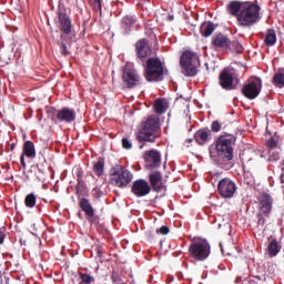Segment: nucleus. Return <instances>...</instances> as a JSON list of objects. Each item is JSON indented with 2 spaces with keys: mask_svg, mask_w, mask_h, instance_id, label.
Returning a JSON list of instances; mask_svg holds the SVG:
<instances>
[{
  "mask_svg": "<svg viewBox=\"0 0 284 284\" xmlns=\"http://www.w3.org/2000/svg\"><path fill=\"white\" fill-rule=\"evenodd\" d=\"M6 241V233L3 230L0 229V245H3V242Z\"/></svg>",
  "mask_w": 284,
  "mask_h": 284,
  "instance_id": "44",
  "label": "nucleus"
},
{
  "mask_svg": "<svg viewBox=\"0 0 284 284\" xmlns=\"http://www.w3.org/2000/svg\"><path fill=\"white\" fill-rule=\"evenodd\" d=\"M211 135H212V131H210V129H207V128L200 129L194 134V140L197 145H205V143H207V141H210Z\"/></svg>",
  "mask_w": 284,
  "mask_h": 284,
  "instance_id": "21",
  "label": "nucleus"
},
{
  "mask_svg": "<svg viewBox=\"0 0 284 284\" xmlns=\"http://www.w3.org/2000/svg\"><path fill=\"white\" fill-rule=\"evenodd\" d=\"M263 90V81L258 77H251L247 79L246 83L242 88V94L245 99L254 101L261 94Z\"/></svg>",
  "mask_w": 284,
  "mask_h": 284,
  "instance_id": "8",
  "label": "nucleus"
},
{
  "mask_svg": "<svg viewBox=\"0 0 284 284\" xmlns=\"http://www.w3.org/2000/svg\"><path fill=\"white\" fill-rule=\"evenodd\" d=\"M93 10L101 12V0H93Z\"/></svg>",
  "mask_w": 284,
  "mask_h": 284,
  "instance_id": "43",
  "label": "nucleus"
},
{
  "mask_svg": "<svg viewBox=\"0 0 284 284\" xmlns=\"http://www.w3.org/2000/svg\"><path fill=\"white\" fill-rule=\"evenodd\" d=\"M281 143H283V139L278 133H275L266 141V148H268V150H278V148H281Z\"/></svg>",
  "mask_w": 284,
  "mask_h": 284,
  "instance_id": "23",
  "label": "nucleus"
},
{
  "mask_svg": "<svg viewBox=\"0 0 284 284\" xmlns=\"http://www.w3.org/2000/svg\"><path fill=\"white\" fill-rule=\"evenodd\" d=\"M217 192L222 199H232L236 194V183L230 178H223L217 184Z\"/></svg>",
  "mask_w": 284,
  "mask_h": 284,
  "instance_id": "12",
  "label": "nucleus"
},
{
  "mask_svg": "<svg viewBox=\"0 0 284 284\" xmlns=\"http://www.w3.org/2000/svg\"><path fill=\"white\" fill-rule=\"evenodd\" d=\"M234 143H236V136L233 134L226 133L217 138L215 150L219 161L230 163L234 159Z\"/></svg>",
  "mask_w": 284,
  "mask_h": 284,
  "instance_id": "3",
  "label": "nucleus"
},
{
  "mask_svg": "<svg viewBox=\"0 0 284 284\" xmlns=\"http://www.w3.org/2000/svg\"><path fill=\"white\" fill-rule=\"evenodd\" d=\"M26 207H34L37 205V195L34 193H29L24 199Z\"/></svg>",
  "mask_w": 284,
  "mask_h": 284,
  "instance_id": "30",
  "label": "nucleus"
},
{
  "mask_svg": "<svg viewBox=\"0 0 284 284\" xmlns=\"http://www.w3.org/2000/svg\"><path fill=\"white\" fill-rule=\"evenodd\" d=\"M214 30H216V27L212 22H204L200 27V32L202 37H212L214 33Z\"/></svg>",
  "mask_w": 284,
  "mask_h": 284,
  "instance_id": "24",
  "label": "nucleus"
},
{
  "mask_svg": "<svg viewBox=\"0 0 284 284\" xmlns=\"http://www.w3.org/2000/svg\"><path fill=\"white\" fill-rule=\"evenodd\" d=\"M278 242H276V240H273L268 245V255L271 257H274L276 256V254H278Z\"/></svg>",
  "mask_w": 284,
  "mask_h": 284,
  "instance_id": "32",
  "label": "nucleus"
},
{
  "mask_svg": "<svg viewBox=\"0 0 284 284\" xmlns=\"http://www.w3.org/2000/svg\"><path fill=\"white\" fill-rule=\"evenodd\" d=\"M79 206L82 212H84L85 216H93L94 214V207L92 206V203H90V200L85 197L79 199Z\"/></svg>",
  "mask_w": 284,
  "mask_h": 284,
  "instance_id": "22",
  "label": "nucleus"
},
{
  "mask_svg": "<svg viewBox=\"0 0 284 284\" xmlns=\"http://www.w3.org/2000/svg\"><path fill=\"white\" fill-rule=\"evenodd\" d=\"M80 276V284H92L94 283V276L90 275V274H85L82 272L78 273Z\"/></svg>",
  "mask_w": 284,
  "mask_h": 284,
  "instance_id": "31",
  "label": "nucleus"
},
{
  "mask_svg": "<svg viewBox=\"0 0 284 284\" xmlns=\"http://www.w3.org/2000/svg\"><path fill=\"white\" fill-rule=\"evenodd\" d=\"M256 217H257V227H260V230H263L266 223L265 214L257 213Z\"/></svg>",
  "mask_w": 284,
  "mask_h": 284,
  "instance_id": "35",
  "label": "nucleus"
},
{
  "mask_svg": "<svg viewBox=\"0 0 284 284\" xmlns=\"http://www.w3.org/2000/svg\"><path fill=\"white\" fill-rule=\"evenodd\" d=\"M156 234H162V236H165L166 234H170V227L161 226L156 230Z\"/></svg>",
  "mask_w": 284,
  "mask_h": 284,
  "instance_id": "40",
  "label": "nucleus"
},
{
  "mask_svg": "<svg viewBox=\"0 0 284 284\" xmlns=\"http://www.w3.org/2000/svg\"><path fill=\"white\" fill-rule=\"evenodd\" d=\"M277 1H281V0H277Z\"/></svg>",
  "mask_w": 284,
  "mask_h": 284,
  "instance_id": "48",
  "label": "nucleus"
},
{
  "mask_svg": "<svg viewBox=\"0 0 284 284\" xmlns=\"http://www.w3.org/2000/svg\"><path fill=\"white\" fill-rule=\"evenodd\" d=\"M281 159V153L276 149L268 150V161L270 163H276Z\"/></svg>",
  "mask_w": 284,
  "mask_h": 284,
  "instance_id": "33",
  "label": "nucleus"
},
{
  "mask_svg": "<svg viewBox=\"0 0 284 284\" xmlns=\"http://www.w3.org/2000/svg\"><path fill=\"white\" fill-rule=\"evenodd\" d=\"M227 50L230 52H236L237 54L243 53V45L239 43V40H229Z\"/></svg>",
  "mask_w": 284,
  "mask_h": 284,
  "instance_id": "29",
  "label": "nucleus"
},
{
  "mask_svg": "<svg viewBox=\"0 0 284 284\" xmlns=\"http://www.w3.org/2000/svg\"><path fill=\"white\" fill-rule=\"evenodd\" d=\"M131 192L138 199H143V196H148L150 192H152V186L148 181L143 179L135 180L131 186Z\"/></svg>",
  "mask_w": 284,
  "mask_h": 284,
  "instance_id": "13",
  "label": "nucleus"
},
{
  "mask_svg": "<svg viewBox=\"0 0 284 284\" xmlns=\"http://www.w3.org/2000/svg\"><path fill=\"white\" fill-rule=\"evenodd\" d=\"M132 179H134V174L123 165L115 164L110 169L109 181L113 187H128V184L132 183Z\"/></svg>",
  "mask_w": 284,
  "mask_h": 284,
  "instance_id": "5",
  "label": "nucleus"
},
{
  "mask_svg": "<svg viewBox=\"0 0 284 284\" xmlns=\"http://www.w3.org/2000/svg\"><path fill=\"white\" fill-rule=\"evenodd\" d=\"M227 12L235 17L240 28H253L261 21V7L252 1H231Z\"/></svg>",
  "mask_w": 284,
  "mask_h": 284,
  "instance_id": "1",
  "label": "nucleus"
},
{
  "mask_svg": "<svg viewBox=\"0 0 284 284\" xmlns=\"http://www.w3.org/2000/svg\"><path fill=\"white\" fill-rule=\"evenodd\" d=\"M60 52L63 57H68V54H70V51H68V45H65L64 42L60 43Z\"/></svg>",
  "mask_w": 284,
  "mask_h": 284,
  "instance_id": "39",
  "label": "nucleus"
},
{
  "mask_svg": "<svg viewBox=\"0 0 284 284\" xmlns=\"http://www.w3.org/2000/svg\"><path fill=\"white\" fill-rule=\"evenodd\" d=\"M144 79L148 83H159L165 79V67L159 58H149L144 68Z\"/></svg>",
  "mask_w": 284,
  "mask_h": 284,
  "instance_id": "4",
  "label": "nucleus"
},
{
  "mask_svg": "<svg viewBox=\"0 0 284 284\" xmlns=\"http://www.w3.org/2000/svg\"><path fill=\"white\" fill-rule=\"evenodd\" d=\"M149 183L153 192H163L165 190V182H163V173L161 171H152L149 174Z\"/></svg>",
  "mask_w": 284,
  "mask_h": 284,
  "instance_id": "17",
  "label": "nucleus"
},
{
  "mask_svg": "<svg viewBox=\"0 0 284 284\" xmlns=\"http://www.w3.org/2000/svg\"><path fill=\"white\" fill-rule=\"evenodd\" d=\"M222 124L219 122V120H215L211 124L212 132H221Z\"/></svg>",
  "mask_w": 284,
  "mask_h": 284,
  "instance_id": "36",
  "label": "nucleus"
},
{
  "mask_svg": "<svg viewBox=\"0 0 284 284\" xmlns=\"http://www.w3.org/2000/svg\"><path fill=\"white\" fill-rule=\"evenodd\" d=\"M260 203V212L264 214V216H270L272 214V207L274 205V197L270 195V193H262L258 197Z\"/></svg>",
  "mask_w": 284,
  "mask_h": 284,
  "instance_id": "18",
  "label": "nucleus"
},
{
  "mask_svg": "<svg viewBox=\"0 0 284 284\" xmlns=\"http://www.w3.org/2000/svg\"><path fill=\"white\" fill-rule=\"evenodd\" d=\"M122 148L124 150H132V142L128 138L122 139Z\"/></svg>",
  "mask_w": 284,
  "mask_h": 284,
  "instance_id": "37",
  "label": "nucleus"
},
{
  "mask_svg": "<svg viewBox=\"0 0 284 284\" xmlns=\"http://www.w3.org/2000/svg\"><path fill=\"white\" fill-rule=\"evenodd\" d=\"M146 163H150V168H161V152L151 150L145 152Z\"/></svg>",
  "mask_w": 284,
  "mask_h": 284,
  "instance_id": "20",
  "label": "nucleus"
},
{
  "mask_svg": "<svg viewBox=\"0 0 284 284\" xmlns=\"http://www.w3.org/2000/svg\"><path fill=\"white\" fill-rule=\"evenodd\" d=\"M14 148H17V144L11 143V144L9 145L10 152H14Z\"/></svg>",
  "mask_w": 284,
  "mask_h": 284,
  "instance_id": "45",
  "label": "nucleus"
},
{
  "mask_svg": "<svg viewBox=\"0 0 284 284\" xmlns=\"http://www.w3.org/2000/svg\"><path fill=\"white\" fill-rule=\"evenodd\" d=\"M264 43L268 48L276 44V31L274 29L266 30V37L264 39Z\"/></svg>",
  "mask_w": 284,
  "mask_h": 284,
  "instance_id": "26",
  "label": "nucleus"
},
{
  "mask_svg": "<svg viewBox=\"0 0 284 284\" xmlns=\"http://www.w3.org/2000/svg\"><path fill=\"white\" fill-rule=\"evenodd\" d=\"M135 53L138 59L142 62L148 59V57H152V47H150V42L148 39H140L135 43Z\"/></svg>",
  "mask_w": 284,
  "mask_h": 284,
  "instance_id": "14",
  "label": "nucleus"
},
{
  "mask_svg": "<svg viewBox=\"0 0 284 284\" xmlns=\"http://www.w3.org/2000/svg\"><path fill=\"white\" fill-rule=\"evenodd\" d=\"M87 220L89 223H91V225H99V216L94 215V211L92 216H87Z\"/></svg>",
  "mask_w": 284,
  "mask_h": 284,
  "instance_id": "38",
  "label": "nucleus"
},
{
  "mask_svg": "<svg viewBox=\"0 0 284 284\" xmlns=\"http://www.w3.org/2000/svg\"><path fill=\"white\" fill-rule=\"evenodd\" d=\"M123 23L126 28H133L136 24V18L134 16H125L123 18Z\"/></svg>",
  "mask_w": 284,
  "mask_h": 284,
  "instance_id": "34",
  "label": "nucleus"
},
{
  "mask_svg": "<svg viewBox=\"0 0 284 284\" xmlns=\"http://www.w3.org/2000/svg\"><path fill=\"white\" fill-rule=\"evenodd\" d=\"M219 83L222 90H236V83H239V80L234 78V69H223L219 75Z\"/></svg>",
  "mask_w": 284,
  "mask_h": 284,
  "instance_id": "11",
  "label": "nucleus"
},
{
  "mask_svg": "<svg viewBox=\"0 0 284 284\" xmlns=\"http://www.w3.org/2000/svg\"><path fill=\"white\" fill-rule=\"evenodd\" d=\"M122 83L128 90L141 85V75L139 74V71L130 65H125L122 73Z\"/></svg>",
  "mask_w": 284,
  "mask_h": 284,
  "instance_id": "10",
  "label": "nucleus"
},
{
  "mask_svg": "<svg viewBox=\"0 0 284 284\" xmlns=\"http://www.w3.org/2000/svg\"><path fill=\"white\" fill-rule=\"evenodd\" d=\"M199 54L194 51L186 50L180 58V65L184 77H196L199 74Z\"/></svg>",
  "mask_w": 284,
  "mask_h": 284,
  "instance_id": "6",
  "label": "nucleus"
},
{
  "mask_svg": "<svg viewBox=\"0 0 284 284\" xmlns=\"http://www.w3.org/2000/svg\"><path fill=\"white\" fill-rule=\"evenodd\" d=\"M47 114L53 123H74V121H77V112L74 109L63 108L57 110L50 106L47 109Z\"/></svg>",
  "mask_w": 284,
  "mask_h": 284,
  "instance_id": "7",
  "label": "nucleus"
},
{
  "mask_svg": "<svg viewBox=\"0 0 284 284\" xmlns=\"http://www.w3.org/2000/svg\"><path fill=\"white\" fill-rule=\"evenodd\" d=\"M75 194L78 199L81 196H88V190H85V185L83 184V180L78 178V184L75 185Z\"/></svg>",
  "mask_w": 284,
  "mask_h": 284,
  "instance_id": "28",
  "label": "nucleus"
},
{
  "mask_svg": "<svg viewBox=\"0 0 284 284\" xmlns=\"http://www.w3.org/2000/svg\"><path fill=\"white\" fill-rule=\"evenodd\" d=\"M189 256L194 261H205L210 256V243H207V240L192 242L189 246Z\"/></svg>",
  "mask_w": 284,
  "mask_h": 284,
  "instance_id": "9",
  "label": "nucleus"
},
{
  "mask_svg": "<svg viewBox=\"0 0 284 284\" xmlns=\"http://www.w3.org/2000/svg\"><path fill=\"white\" fill-rule=\"evenodd\" d=\"M92 194H93L94 199H101V196H103V191L95 187L92 190Z\"/></svg>",
  "mask_w": 284,
  "mask_h": 284,
  "instance_id": "41",
  "label": "nucleus"
},
{
  "mask_svg": "<svg viewBox=\"0 0 284 284\" xmlns=\"http://www.w3.org/2000/svg\"><path fill=\"white\" fill-rule=\"evenodd\" d=\"M26 156L28 159L37 158V150L34 149V142L28 140L23 144L22 154L20 156V163L22 168H26Z\"/></svg>",
  "mask_w": 284,
  "mask_h": 284,
  "instance_id": "19",
  "label": "nucleus"
},
{
  "mask_svg": "<svg viewBox=\"0 0 284 284\" xmlns=\"http://www.w3.org/2000/svg\"><path fill=\"white\" fill-rule=\"evenodd\" d=\"M161 138V119L159 115H150L146 120L142 121L139 125L135 139L143 150L145 143H156V139Z\"/></svg>",
  "mask_w": 284,
  "mask_h": 284,
  "instance_id": "2",
  "label": "nucleus"
},
{
  "mask_svg": "<svg viewBox=\"0 0 284 284\" xmlns=\"http://www.w3.org/2000/svg\"><path fill=\"white\" fill-rule=\"evenodd\" d=\"M168 21H174V14H169L168 16Z\"/></svg>",
  "mask_w": 284,
  "mask_h": 284,
  "instance_id": "46",
  "label": "nucleus"
},
{
  "mask_svg": "<svg viewBox=\"0 0 284 284\" xmlns=\"http://www.w3.org/2000/svg\"><path fill=\"white\" fill-rule=\"evenodd\" d=\"M93 172L97 176H103V172H105V160L103 158H99L98 162L93 164Z\"/></svg>",
  "mask_w": 284,
  "mask_h": 284,
  "instance_id": "25",
  "label": "nucleus"
},
{
  "mask_svg": "<svg viewBox=\"0 0 284 284\" xmlns=\"http://www.w3.org/2000/svg\"><path fill=\"white\" fill-rule=\"evenodd\" d=\"M111 281H112L113 283H119V282H121V276L119 275V273L112 272V274H111Z\"/></svg>",
  "mask_w": 284,
  "mask_h": 284,
  "instance_id": "42",
  "label": "nucleus"
},
{
  "mask_svg": "<svg viewBox=\"0 0 284 284\" xmlns=\"http://www.w3.org/2000/svg\"><path fill=\"white\" fill-rule=\"evenodd\" d=\"M230 47V38L223 33H215L211 39V48L217 52L225 51Z\"/></svg>",
  "mask_w": 284,
  "mask_h": 284,
  "instance_id": "15",
  "label": "nucleus"
},
{
  "mask_svg": "<svg viewBox=\"0 0 284 284\" xmlns=\"http://www.w3.org/2000/svg\"><path fill=\"white\" fill-rule=\"evenodd\" d=\"M186 142H187V143H192V139H187Z\"/></svg>",
  "mask_w": 284,
  "mask_h": 284,
  "instance_id": "47",
  "label": "nucleus"
},
{
  "mask_svg": "<svg viewBox=\"0 0 284 284\" xmlns=\"http://www.w3.org/2000/svg\"><path fill=\"white\" fill-rule=\"evenodd\" d=\"M58 23L60 28V32L63 34H71L72 33V20L70 19V16H68V12H65V9L58 11Z\"/></svg>",
  "mask_w": 284,
  "mask_h": 284,
  "instance_id": "16",
  "label": "nucleus"
},
{
  "mask_svg": "<svg viewBox=\"0 0 284 284\" xmlns=\"http://www.w3.org/2000/svg\"><path fill=\"white\" fill-rule=\"evenodd\" d=\"M153 108L156 114H165L168 112V105H165V100L158 98L154 101Z\"/></svg>",
  "mask_w": 284,
  "mask_h": 284,
  "instance_id": "27",
  "label": "nucleus"
}]
</instances>
